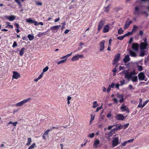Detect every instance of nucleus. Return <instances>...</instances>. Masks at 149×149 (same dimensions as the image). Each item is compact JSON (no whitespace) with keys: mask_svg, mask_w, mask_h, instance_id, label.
<instances>
[{"mask_svg":"<svg viewBox=\"0 0 149 149\" xmlns=\"http://www.w3.org/2000/svg\"><path fill=\"white\" fill-rule=\"evenodd\" d=\"M123 73H125V78H126L128 81L131 80L132 82L136 81L138 80L137 77L135 76V73L134 72H130L127 71L126 72L123 71Z\"/></svg>","mask_w":149,"mask_h":149,"instance_id":"nucleus-1","label":"nucleus"},{"mask_svg":"<svg viewBox=\"0 0 149 149\" xmlns=\"http://www.w3.org/2000/svg\"><path fill=\"white\" fill-rule=\"evenodd\" d=\"M31 100V98H28L27 99L24 100L20 102L17 103L15 104V106L17 107H21L25 103L30 101Z\"/></svg>","mask_w":149,"mask_h":149,"instance_id":"nucleus-2","label":"nucleus"},{"mask_svg":"<svg viewBox=\"0 0 149 149\" xmlns=\"http://www.w3.org/2000/svg\"><path fill=\"white\" fill-rule=\"evenodd\" d=\"M148 45V43H144L143 42H141L140 45V48L141 50H145L146 49H148L147 47Z\"/></svg>","mask_w":149,"mask_h":149,"instance_id":"nucleus-3","label":"nucleus"},{"mask_svg":"<svg viewBox=\"0 0 149 149\" xmlns=\"http://www.w3.org/2000/svg\"><path fill=\"white\" fill-rule=\"evenodd\" d=\"M105 20L104 19H101L99 22L98 25V30L100 31L102 28L105 23Z\"/></svg>","mask_w":149,"mask_h":149,"instance_id":"nucleus-4","label":"nucleus"},{"mask_svg":"<svg viewBox=\"0 0 149 149\" xmlns=\"http://www.w3.org/2000/svg\"><path fill=\"white\" fill-rule=\"evenodd\" d=\"M119 143L118 138V137L114 138L112 141V144L113 147L116 146Z\"/></svg>","mask_w":149,"mask_h":149,"instance_id":"nucleus-5","label":"nucleus"},{"mask_svg":"<svg viewBox=\"0 0 149 149\" xmlns=\"http://www.w3.org/2000/svg\"><path fill=\"white\" fill-rule=\"evenodd\" d=\"M115 118L117 120H123L124 119V116L121 114H118L115 116Z\"/></svg>","mask_w":149,"mask_h":149,"instance_id":"nucleus-6","label":"nucleus"},{"mask_svg":"<svg viewBox=\"0 0 149 149\" xmlns=\"http://www.w3.org/2000/svg\"><path fill=\"white\" fill-rule=\"evenodd\" d=\"M120 57V54H116L115 57V59L113 63V64H115L119 61Z\"/></svg>","mask_w":149,"mask_h":149,"instance_id":"nucleus-7","label":"nucleus"},{"mask_svg":"<svg viewBox=\"0 0 149 149\" xmlns=\"http://www.w3.org/2000/svg\"><path fill=\"white\" fill-rule=\"evenodd\" d=\"M139 45L137 43H133L132 47L133 50L135 52H137L139 49Z\"/></svg>","mask_w":149,"mask_h":149,"instance_id":"nucleus-8","label":"nucleus"},{"mask_svg":"<svg viewBox=\"0 0 149 149\" xmlns=\"http://www.w3.org/2000/svg\"><path fill=\"white\" fill-rule=\"evenodd\" d=\"M20 77V74L17 72L14 71L13 72L12 79H17Z\"/></svg>","mask_w":149,"mask_h":149,"instance_id":"nucleus-9","label":"nucleus"},{"mask_svg":"<svg viewBox=\"0 0 149 149\" xmlns=\"http://www.w3.org/2000/svg\"><path fill=\"white\" fill-rule=\"evenodd\" d=\"M104 42L105 41L104 40H103L101 42H100V50L99 51L100 52L102 51L104 49Z\"/></svg>","mask_w":149,"mask_h":149,"instance_id":"nucleus-10","label":"nucleus"},{"mask_svg":"<svg viewBox=\"0 0 149 149\" xmlns=\"http://www.w3.org/2000/svg\"><path fill=\"white\" fill-rule=\"evenodd\" d=\"M84 56L82 55H76L71 58L72 61H74L78 60L79 58H83Z\"/></svg>","mask_w":149,"mask_h":149,"instance_id":"nucleus-11","label":"nucleus"},{"mask_svg":"<svg viewBox=\"0 0 149 149\" xmlns=\"http://www.w3.org/2000/svg\"><path fill=\"white\" fill-rule=\"evenodd\" d=\"M138 78L140 81L143 80L145 77V76L143 72H140L138 74Z\"/></svg>","mask_w":149,"mask_h":149,"instance_id":"nucleus-12","label":"nucleus"},{"mask_svg":"<svg viewBox=\"0 0 149 149\" xmlns=\"http://www.w3.org/2000/svg\"><path fill=\"white\" fill-rule=\"evenodd\" d=\"M112 133L111 131L109 132H107L105 134V137L108 139V141H110V137H111L113 135V134Z\"/></svg>","mask_w":149,"mask_h":149,"instance_id":"nucleus-13","label":"nucleus"},{"mask_svg":"<svg viewBox=\"0 0 149 149\" xmlns=\"http://www.w3.org/2000/svg\"><path fill=\"white\" fill-rule=\"evenodd\" d=\"M132 23V21H130L129 22L127 21H126L125 24L124 29H125L129 27L130 25Z\"/></svg>","mask_w":149,"mask_h":149,"instance_id":"nucleus-14","label":"nucleus"},{"mask_svg":"<svg viewBox=\"0 0 149 149\" xmlns=\"http://www.w3.org/2000/svg\"><path fill=\"white\" fill-rule=\"evenodd\" d=\"M109 25H105L104 27L103 32L104 33H107L109 31Z\"/></svg>","mask_w":149,"mask_h":149,"instance_id":"nucleus-15","label":"nucleus"},{"mask_svg":"<svg viewBox=\"0 0 149 149\" xmlns=\"http://www.w3.org/2000/svg\"><path fill=\"white\" fill-rule=\"evenodd\" d=\"M15 16L13 15H11L9 17H6V18L10 21H13L15 19Z\"/></svg>","mask_w":149,"mask_h":149,"instance_id":"nucleus-16","label":"nucleus"},{"mask_svg":"<svg viewBox=\"0 0 149 149\" xmlns=\"http://www.w3.org/2000/svg\"><path fill=\"white\" fill-rule=\"evenodd\" d=\"M129 53L130 56L133 57H135L137 56V53L131 50H129Z\"/></svg>","mask_w":149,"mask_h":149,"instance_id":"nucleus-17","label":"nucleus"},{"mask_svg":"<svg viewBox=\"0 0 149 149\" xmlns=\"http://www.w3.org/2000/svg\"><path fill=\"white\" fill-rule=\"evenodd\" d=\"M121 109L123 111H127L128 112H129L128 108L125 105H122L121 106Z\"/></svg>","mask_w":149,"mask_h":149,"instance_id":"nucleus-18","label":"nucleus"},{"mask_svg":"<svg viewBox=\"0 0 149 149\" xmlns=\"http://www.w3.org/2000/svg\"><path fill=\"white\" fill-rule=\"evenodd\" d=\"M130 60V58L128 55H126L125 57L123 59V61L125 63H126L129 62Z\"/></svg>","mask_w":149,"mask_h":149,"instance_id":"nucleus-19","label":"nucleus"},{"mask_svg":"<svg viewBox=\"0 0 149 149\" xmlns=\"http://www.w3.org/2000/svg\"><path fill=\"white\" fill-rule=\"evenodd\" d=\"M60 26V25H58L57 26H52L50 27V29L51 30L54 31L57 30L59 29Z\"/></svg>","mask_w":149,"mask_h":149,"instance_id":"nucleus-20","label":"nucleus"},{"mask_svg":"<svg viewBox=\"0 0 149 149\" xmlns=\"http://www.w3.org/2000/svg\"><path fill=\"white\" fill-rule=\"evenodd\" d=\"M117 97L118 98H121V99L120 100L119 102H123L124 100V98H123V95H120L119 94H118L117 95Z\"/></svg>","mask_w":149,"mask_h":149,"instance_id":"nucleus-21","label":"nucleus"},{"mask_svg":"<svg viewBox=\"0 0 149 149\" xmlns=\"http://www.w3.org/2000/svg\"><path fill=\"white\" fill-rule=\"evenodd\" d=\"M100 143V141L99 140L96 139L95 141L93 144V147L95 148H96L97 147V145Z\"/></svg>","mask_w":149,"mask_h":149,"instance_id":"nucleus-22","label":"nucleus"},{"mask_svg":"<svg viewBox=\"0 0 149 149\" xmlns=\"http://www.w3.org/2000/svg\"><path fill=\"white\" fill-rule=\"evenodd\" d=\"M28 141L26 145V146H29L32 142L31 139V138H28L27 139Z\"/></svg>","mask_w":149,"mask_h":149,"instance_id":"nucleus-23","label":"nucleus"},{"mask_svg":"<svg viewBox=\"0 0 149 149\" xmlns=\"http://www.w3.org/2000/svg\"><path fill=\"white\" fill-rule=\"evenodd\" d=\"M25 49L24 48H22L21 49L20 51L19 52V55L21 56H22L24 54V50H25Z\"/></svg>","mask_w":149,"mask_h":149,"instance_id":"nucleus-24","label":"nucleus"},{"mask_svg":"<svg viewBox=\"0 0 149 149\" xmlns=\"http://www.w3.org/2000/svg\"><path fill=\"white\" fill-rule=\"evenodd\" d=\"M141 50L140 52V53L139 54V56H143L145 54L146 51H144V50Z\"/></svg>","mask_w":149,"mask_h":149,"instance_id":"nucleus-25","label":"nucleus"},{"mask_svg":"<svg viewBox=\"0 0 149 149\" xmlns=\"http://www.w3.org/2000/svg\"><path fill=\"white\" fill-rule=\"evenodd\" d=\"M93 105L92 107L93 108H95L98 106V104H97L96 101H94L93 102Z\"/></svg>","mask_w":149,"mask_h":149,"instance_id":"nucleus-26","label":"nucleus"},{"mask_svg":"<svg viewBox=\"0 0 149 149\" xmlns=\"http://www.w3.org/2000/svg\"><path fill=\"white\" fill-rule=\"evenodd\" d=\"M110 8V6L109 5H108V6H107V7H106L105 8V9H104V11L106 12L107 13V12H108V11H109Z\"/></svg>","mask_w":149,"mask_h":149,"instance_id":"nucleus-27","label":"nucleus"},{"mask_svg":"<svg viewBox=\"0 0 149 149\" xmlns=\"http://www.w3.org/2000/svg\"><path fill=\"white\" fill-rule=\"evenodd\" d=\"M28 37L29 40L31 41L34 39V36L32 35L29 34L28 36Z\"/></svg>","mask_w":149,"mask_h":149,"instance_id":"nucleus-28","label":"nucleus"},{"mask_svg":"<svg viewBox=\"0 0 149 149\" xmlns=\"http://www.w3.org/2000/svg\"><path fill=\"white\" fill-rule=\"evenodd\" d=\"M36 146V143H33L28 148V149H33Z\"/></svg>","mask_w":149,"mask_h":149,"instance_id":"nucleus-29","label":"nucleus"},{"mask_svg":"<svg viewBox=\"0 0 149 149\" xmlns=\"http://www.w3.org/2000/svg\"><path fill=\"white\" fill-rule=\"evenodd\" d=\"M66 60H67L66 58L63 59L60 61L59 62H58V64L59 65L61 63H64L66 61Z\"/></svg>","mask_w":149,"mask_h":149,"instance_id":"nucleus-30","label":"nucleus"},{"mask_svg":"<svg viewBox=\"0 0 149 149\" xmlns=\"http://www.w3.org/2000/svg\"><path fill=\"white\" fill-rule=\"evenodd\" d=\"M26 22L28 23H33L34 22V21L32 20L30 18H29L28 19H26Z\"/></svg>","mask_w":149,"mask_h":149,"instance_id":"nucleus-31","label":"nucleus"},{"mask_svg":"<svg viewBox=\"0 0 149 149\" xmlns=\"http://www.w3.org/2000/svg\"><path fill=\"white\" fill-rule=\"evenodd\" d=\"M15 2L17 3L18 5L20 7L22 6L21 2L20 0H14Z\"/></svg>","mask_w":149,"mask_h":149,"instance_id":"nucleus-32","label":"nucleus"},{"mask_svg":"<svg viewBox=\"0 0 149 149\" xmlns=\"http://www.w3.org/2000/svg\"><path fill=\"white\" fill-rule=\"evenodd\" d=\"M137 68V70L139 71H141L143 70V67L141 66L138 65Z\"/></svg>","mask_w":149,"mask_h":149,"instance_id":"nucleus-33","label":"nucleus"},{"mask_svg":"<svg viewBox=\"0 0 149 149\" xmlns=\"http://www.w3.org/2000/svg\"><path fill=\"white\" fill-rule=\"evenodd\" d=\"M123 32V31L121 28L118 31V33L119 34H122Z\"/></svg>","mask_w":149,"mask_h":149,"instance_id":"nucleus-34","label":"nucleus"},{"mask_svg":"<svg viewBox=\"0 0 149 149\" xmlns=\"http://www.w3.org/2000/svg\"><path fill=\"white\" fill-rule=\"evenodd\" d=\"M137 27L136 25H134L133 26V28L132 29V31H131L132 33L134 31H136V29L137 28Z\"/></svg>","mask_w":149,"mask_h":149,"instance_id":"nucleus-35","label":"nucleus"},{"mask_svg":"<svg viewBox=\"0 0 149 149\" xmlns=\"http://www.w3.org/2000/svg\"><path fill=\"white\" fill-rule=\"evenodd\" d=\"M94 133H92L91 134H90L88 136V137L90 138H93L94 137Z\"/></svg>","mask_w":149,"mask_h":149,"instance_id":"nucleus-36","label":"nucleus"},{"mask_svg":"<svg viewBox=\"0 0 149 149\" xmlns=\"http://www.w3.org/2000/svg\"><path fill=\"white\" fill-rule=\"evenodd\" d=\"M125 37H124V35H123L122 36L118 37H117V38L118 40H123Z\"/></svg>","mask_w":149,"mask_h":149,"instance_id":"nucleus-37","label":"nucleus"},{"mask_svg":"<svg viewBox=\"0 0 149 149\" xmlns=\"http://www.w3.org/2000/svg\"><path fill=\"white\" fill-rule=\"evenodd\" d=\"M132 32H128V33H126V34H125L124 35V37H126V36H129L130 35V34H132Z\"/></svg>","mask_w":149,"mask_h":149,"instance_id":"nucleus-38","label":"nucleus"},{"mask_svg":"<svg viewBox=\"0 0 149 149\" xmlns=\"http://www.w3.org/2000/svg\"><path fill=\"white\" fill-rule=\"evenodd\" d=\"M148 102V100H146L145 101L142 105V108H143L144 107L145 105Z\"/></svg>","mask_w":149,"mask_h":149,"instance_id":"nucleus-39","label":"nucleus"},{"mask_svg":"<svg viewBox=\"0 0 149 149\" xmlns=\"http://www.w3.org/2000/svg\"><path fill=\"white\" fill-rule=\"evenodd\" d=\"M49 69V67L48 66H46L45 68L43 69V72H45L48 70Z\"/></svg>","mask_w":149,"mask_h":149,"instance_id":"nucleus-40","label":"nucleus"},{"mask_svg":"<svg viewBox=\"0 0 149 149\" xmlns=\"http://www.w3.org/2000/svg\"><path fill=\"white\" fill-rule=\"evenodd\" d=\"M129 125V123H127V124H126L124 125H123V127L124 128V129H125L126 128L128 127V126Z\"/></svg>","mask_w":149,"mask_h":149,"instance_id":"nucleus-41","label":"nucleus"},{"mask_svg":"<svg viewBox=\"0 0 149 149\" xmlns=\"http://www.w3.org/2000/svg\"><path fill=\"white\" fill-rule=\"evenodd\" d=\"M17 43L16 42H14L13 43V47H17Z\"/></svg>","mask_w":149,"mask_h":149,"instance_id":"nucleus-42","label":"nucleus"},{"mask_svg":"<svg viewBox=\"0 0 149 149\" xmlns=\"http://www.w3.org/2000/svg\"><path fill=\"white\" fill-rule=\"evenodd\" d=\"M118 130V129H117V127H116L114 128L113 129L111 130V132H114L116 131H117Z\"/></svg>","mask_w":149,"mask_h":149,"instance_id":"nucleus-43","label":"nucleus"},{"mask_svg":"<svg viewBox=\"0 0 149 149\" xmlns=\"http://www.w3.org/2000/svg\"><path fill=\"white\" fill-rule=\"evenodd\" d=\"M102 108V106H100V107H97L96 110V112H97L98 111H99Z\"/></svg>","mask_w":149,"mask_h":149,"instance_id":"nucleus-44","label":"nucleus"},{"mask_svg":"<svg viewBox=\"0 0 149 149\" xmlns=\"http://www.w3.org/2000/svg\"><path fill=\"white\" fill-rule=\"evenodd\" d=\"M123 126V125H120L119 126L117 127V129H118V130H119L121 129L122 128Z\"/></svg>","mask_w":149,"mask_h":149,"instance_id":"nucleus-45","label":"nucleus"},{"mask_svg":"<svg viewBox=\"0 0 149 149\" xmlns=\"http://www.w3.org/2000/svg\"><path fill=\"white\" fill-rule=\"evenodd\" d=\"M17 123L18 122L17 121L15 122H13L12 125L14 127H15L16 126Z\"/></svg>","mask_w":149,"mask_h":149,"instance_id":"nucleus-46","label":"nucleus"},{"mask_svg":"<svg viewBox=\"0 0 149 149\" xmlns=\"http://www.w3.org/2000/svg\"><path fill=\"white\" fill-rule=\"evenodd\" d=\"M36 4L37 5L40 6L42 5V3L41 2H37L36 3Z\"/></svg>","mask_w":149,"mask_h":149,"instance_id":"nucleus-47","label":"nucleus"},{"mask_svg":"<svg viewBox=\"0 0 149 149\" xmlns=\"http://www.w3.org/2000/svg\"><path fill=\"white\" fill-rule=\"evenodd\" d=\"M91 120H90V123H91V121L92 120H94V118L95 116H93V115H91Z\"/></svg>","mask_w":149,"mask_h":149,"instance_id":"nucleus-48","label":"nucleus"},{"mask_svg":"<svg viewBox=\"0 0 149 149\" xmlns=\"http://www.w3.org/2000/svg\"><path fill=\"white\" fill-rule=\"evenodd\" d=\"M109 86H110V87L111 88H113L115 86V84L113 83L111 84V85H109Z\"/></svg>","mask_w":149,"mask_h":149,"instance_id":"nucleus-49","label":"nucleus"},{"mask_svg":"<svg viewBox=\"0 0 149 149\" xmlns=\"http://www.w3.org/2000/svg\"><path fill=\"white\" fill-rule=\"evenodd\" d=\"M111 116V112H109L107 115V117L109 118Z\"/></svg>","mask_w":149,"mask_h":149,"instance_id":"nucleus-50","label":"nucleus"},{"mask_svg":"<svg viewBox=\"0 0 149 149\" xmlns=\"http://www.w3.org/2000/svg\"><path fill=\"white\" fill-rule=\"evenodd\" d=\"M127 143H128V142L127 141L124 142L123 143L122 145L123 146H125Z\"/></svg>","mask_w":149,"mask_h":149,"instance_id":"nucleus-51","label":"nucleus"},{"mask_svg":"<svg viewBox=\"0 0 149 149\" xmlns=\"http://www.w3.org/2000/svg\"><path fill=\"white\" fill-rule=\"evenodd\" d=\"M49 130V129H48L47 130V131H46L44 134H48V132L50 130Z\"/></svg>","mask_w":149,"mask_h":149,"instance_id":"nucleus-52","label":"nucleus"},{"mask_svg":"<svg viewBox=\"0 0 149 149\" xmlns=\"http://www.w3.org/2000/svg\"><path fill=\"white\" fill-rule=\"evenodd\" d=\"M15 26L17 28L19 29V24L17 23H15Z\"/></svg>","mask_w":149,"mask_h":149,"instance_id":"nucleus-53","label":"nucleus"},{"mask_svg":"<svg viewBox=\"0 0 149 149\" xmlns=\"http://www.w3.org/2000/svg\"><path fill=\"white\" fill-rule=\"evenodd\" d=\"M60 20V18L59 17H58L57 18H56L54 20V22H58Z\"/></svg>","mask_w":149,"mask_h":149,"instance_id":"nucleus-54","label":"nucleus"},{"mask_svg":"<svg viewBox=\"0 0 149 149\" xmlns=\"http://www.w3.org/2000/svg\"><path fill=\"white\" fill-rule=\"evenodd\" d=\"M128 88L130 90H132L133 88V87L132 85H130L129 86Z\"/></svg>","mask_w":149,"mask_h":149,"instance_id":"nucleus-55","label":"nucleus"},{"mask_svg":"<svg viewBox=\"0 0 149 149\" xmlns=\"http://www.w3.org/2000/svg\"><path fill=\"white\" fill-rule=\"evenodd\" d=\"M110 86H109L107 90V92L108 93L111 90V87Z\"/></svg>","mask_w":149,"mask_h":149,"instance_id":"nucleus-56","label":"nucleus"},{"mask_svg":"<svg viewBox=\"0 0 149 149\" xmlns=\"http://www.w3.org/2000/svg\"><path fill=\"white\" fill-rule=\"evenodd\" d=\"M134 139H130V140L127 141L128 143L132 142H133V141H134Z\"/></svg>","mask_w":149,"mask_h":149,"instance_id":"nucleus-57","label":"nucleus"},{"mask_svg":"<svg viewBox=\"0 0 149 149\" xmlns=\"http://www.w3.org/2000/svg\"><path fill=\"white\" fill-rule=\"evenodd\" d=\"M33 23H34V24L35 26H36L38 24V22H36V21H35V22L34 21V22H33Z\"/></svg>","mask_w":149,"mask_h":149,"instance_id":"nucleus-58","label":"nucleus"},{"mask_svg":"<svg viewBox=\"0 0 149 149\" xmlns=\"http://www.w3.org/2000/svg\"><path fill=\"white\" fill-rule=\"evenodd\" d=\"M106 91V89L104 87H103L102 88V91L103 92H105Z\"/></svg>","mask_w":149,"mask_h":149,"instance_id":"nucleus-59","label":"nucleus"},{"mask_svg":"<svg viewBox=\"0 0 149 149\" xmlns=\"http://www.w3.org/2000/svg\"><path fill=\"white\" fill-rule=\"evenodd\" d=\"M139 34L140 35L142 36L143 34V32L142 31H139Z\"/></svg>","mask_w":149,"mask_h":149,"instance_id":"nucleus-60","label":"nucleus"},{"mask_svg":"<svg viewBox=\"0 0 149 149\" xmlns=\"http://www.w3.org/2000/svg\"><path fill=\"white\" fill-rule=\"evenodd\" d=\"M117 66H116L115 69L113 70V73H116L117 71V69H116Z\"/></svg>","mask_w":149,"mask_h":149,"instance_id":"nucleus-61","label":"nucleus"},{"mask_svg":"<svg viewBox=\"0 0 149 149\" xmlns=\"http://www.w3.org/2000/svg\"><path fill=\"white\" fill-rule=\"evenodd\" d=\"M111 41H112L111 39H110L109 40V46H110V45H111Z\"/></svg>","mask_w":149,"mask_h":149,"instance_id":"nucleus-62","label":"nucleus"},{"mask_svg":"<svg viewBox=\"0 0 149 149\" xmlns=\"http://www.w3.org/2000/svg\"><path fill=\"white\" fill-rule=\"evenodd\" d=\"M69 31H70V30H68V29H66V30L65 31V32H64V33H65V34H67V33Z\"/></svg>","mask_w":149,"mask_h":149,"instance_id":"nucleus-63","label":"nucleus"},{"mask_svg":"<svg viewBox=\"0 0 149 149\" xmlns=\"http://www.w3.org/2000/svg\"><path fill=\"white\" fill-rule=\"evenodd\" d=\"M133 38H130L129 41V43H131L133 41Z\"/></svg>","mask_w":149,"mask_h":149,"instance_id":"nucleus-64","label":"nucleus"}]
</instances>
